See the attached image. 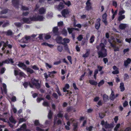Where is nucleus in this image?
Listing matches in <instances>:
<instances>
[{
    "instance_id": "nucleus-47",
    "label": "nucleus",
    "mask_w": 131,
    "mask_h": 131,
    "mask_svg": "<svg viewBox=\"0 0 131 131\" xmlns=\"http://www.w3.org/2000/svg\"><path fill=\"white\" fill-rule=\"evenodd\" d=\"M14 24L16 26L19 27H20L22 25V24L20 22H16Z\"/></svg>"
},
{
    "instance_id": "nucleus-44",
    "label": "nucleus",
    "mask_w": 131,
    "mask_h": 131,
    "mask_svg": "<svg viewBox=\"0 0 131 131\" xmlns=\"http://www.w3.org/2000/svg\"><path fill=\"white\" fill-rule=\"evenodd\" d=\"M52 113L51 111L50 110L48 114V117L49 119H51L52 118Z\"/></svg>"
},
{
    "instance_id": "nucleus-54",
    "label": "nucleus",
    "mask_w": 131,
    "mask_h": 131,
    "mask_svg": "<svg viewBox=\"0 0 131 131\" xmlns=\"http://www.w3.org/2000/svg\"><path fill=\"white\" fill-rule=\"evenodd\" d=\"M29 12H24L22 13V15L23 16H27L29 14Z\"/></svg>"
},
{
    "instance_id": "nucleus-51",
    "label": "nucleus",
    "mask_w": 131,
    "mask_h": 131,
    "mask_svg": "<svg viewBox=\"0 0 131 131\" xmlns=\"http://www.w3.org/2000/svg\"><path fill=\"white\" fill-rule=\"evenodd\" d=\"M99 117L101 118H103L105 114L104 113H99Z\"/></svg>"
},
{
    "instance_id": "nucleus-35",
    "label": "nucleus",
    "mask_w": 131,
    "mask_h": 131,
    "mask_svg": "<svg viewBox=\"0 0 131 131\" xmlns=\"http://www.w3.org/2000/svg\"><path fill=\"white\" fill-rule=\"evenodd\" d=\"M78 123H73V130L74 131H78L77 128H78Z\"/></svg>"
},
{
    "instance_id": "nucleus-1",
    "label": "nucleus",
    "mask_w": 131,
    "mask_h": 131,
    "mask_svg": "<svg viewBox=\"0 0 131 131\" xmlns=\"http://www.w3.org/2000/svg\"><path fill=\"white\" fill-rule=\"evenodd\" d=\"M105 46L103 43L96 47V48L99 51L98 52L99 57H103L106 56L107 55L106 49L105 48Z\"/></svg>"
},
{
    "instance_id": "nucleus-11",
    "label": "nucleus",
    "mask_w": 131,
    "mask_h": 131,
    "mask_svg": "<svg viewBox=\"0 0 131 131\" xmlns=\"http://www.w3.org/2000/svg\"><path fill=\"white\" fill-rule=\"evenodd\" d=\"M46 9L44 7H41L39 9L38 13L40 15H42L46 14Z\"/></svg>"
},
{
    "instance_id": "nucleus-33",
    "label": "nucleus",
    "mask_w": 131,
    "mask_h": 131,
    "mask_svg": "<svg viewBox=\"0 0 131 131\" xmlns=\"http://www.w3.org/2000/svg\"><path fill=\"white\" fill-rule=\"evenodd\" d=\"M89 82L90 84L93 85H96L97 84V82L93 80H90Z\"/></svg>"
},
{
    "instance_id": "nucleus-63",
    "label": "nucleus",
    "mask_w": 131,
    "mask_h": 131,
    "mask_svg": "<svg viewBox=\"0 0 131 131\" xmlns=\"http://www.w3.org/2000/svg\"><path fill=\"white\" fill-rule=\"evenodd\" d=\"M67 59L69 61V62L71 64H72L71 57L70 56H67Z\"/></svg>"
},
{
    "instance_id": "nucleus-26",
    "label": "nucleus",
    "mask_w": 131,
    "mask_h": 131,
    "mask_svg": "<svg viewBox=\"0 0 131 131\" xmlns=\"http://www.w3.org/2000/svg\"><path fill=\"white\" fill-rule=\"evenodd\" d=\"M69 88V84H66L65 86V87L63 88V91L64 92H68V91L67 90V89H68Z\"/></svg>"
},
{
    "instance_id": "nucleus-22",
    "label": "nucleus",
    "mask_w": 131,
    "mask_h": 131,
    "mask_svg": "<svg viewBox=\"0 0 131 131\" xmlns=\"http://www.w3.org/2000/svg\"><path fill=\"white\" fill-rule=\"evenodd\" d=\"M4 61L5 63L8 64L10 62L12 63H14V62L12 59H7Z\"/></svg>"
},
{
    "instance_id": "nucleus-43",
    "label": "nucleus",
    "mask_w": 131,
    "mask_h": 131,
    "mask_svg": "<svg viewBox=\"0 0 131 131\" xmlns=\"http://www.w3.org/2000/svg\"><path fill=\"white\" fill-rule=\"evenodd\" d=\"M107 15L106 13H105L102 16V20H106L107 19Z\"/></svg>"
},
{
    "instance_id": "nucleus-20",
    "label": "nucleus",
    "mask_w": 131,
    "mask_h": 131,
    "mask_svg": "<svg viewBox=\"0 0 131 131\" xmlns=\"http://www.w3.org/2000/svg\"><path fill=\"white\" fill-rule=\"evenodd\" d=\"M57 42L59 44H62V38L60 36H58L56 38Z\"/></svg>"
},
{
    "instance_id": "nucleus-31",
    "label": "nucleus",
    "mask_w": 131,
    "mask_h": 131,
    "mask_svg": "<svg viewBox=\"0 0 131 131\" xmlns=\"http://www.w3.org/2000/svg\"><path fill=\"white\" fill-rule=\"evenodd\" d=\"M120 88L121 91H123L124 90L125 88L124 87V84L123 83H120Z\"/></svg>"
},
{
    "instance_id": "nucleus-41",
    "label": "nucleus",
    "mask_w": 131,
    "mask_h": 131,
    "mask_svg": "<svg viewBox=\"0 0 131 131\" xmlns=\"http://www.w3.org/2000/svg\"><path fill=\"white\" fill-rule=\"evenodd\" d=\"M7 35L8 36L12 35L13 33L10 30H8L6 32Z\"/></svg>"
},
{
    "instance_id": "nucleus-28",
    "label": "nucleus",
    "mask_w": 131,
    "mask_h": 131,
    "mask_svg": "<svg viewBox=\"0 0 131 131\" xmlns=\"http://www.w3.org/2000/svg\"><path fill=\"white\" fill-rule=\"evenodd\" d=\"M125 12V11L120 6V9L119 12V15H122Z\"/></svg>"
},
{
    "instance_id": "nucleus-40",
    "label": "nucleus",
    "mask_w": 131,
    "mask_h": 131,
    "mask_svg": "<svg viewBox=\"0 0 131 131\" xmlns=\"http://www.w3.org/2000/svg\"><path fill=\"white\" fill-rule=\"evenodd\" d=\"M53 15V14L52 13L49 12L46 15L47 17L48 18H51L52 17Z\"/></svg>"
},
{
    "instance_id": "nucleus-39",
    "label": "nucleus",
    "mask_w": 131,
    "mask_h": 131,
    "mask_svg": "<svg viewBox=\"0 0 131 131\" xmlns=\"http://www.w3.org/2000/svg\"><path fill=\"white\" fill-rule=\"evenodd\" d=\"M9 25V22L7 21L6 22L4 23L2 25L3 27H5L7 26H8Z\"/></svg>"
},
{
    "instance_id": "nucleus-50",
    "label": "nucleus",
    "mask_w": 131,
    "mask_h": 131,
    "mask_svg": "<svg viewBox=\"0 0 131 131\" xmlns=\"http://www.w3.org/2000/svg\"><path fill=\"white\" fill-rule=\"evenodd\" d=\"M42 104L44 106H48L49 105V103L46 101L44 102Z\"/></svg>"
},
{
    "instance_id": "nucleus-13",
    "label": "nucleus",
    "mask_w": 131,
    "mask_h": 131,
    "mask_svg": "<svg viewBox=\"0 0 131 131\" xmlns=\"http://www.w3.org/2000/svg\"><path fill=\"white\" fill-rule=\"evenodd\" d=\"M64 6L63 3L62 2H60L58 5L55 6V8H57L58 10H60L64 8Z\"/></svg>"
},
{
    "instance_id": "nucleus-16",
    "label": "nucleus",
    "mask_w": 131,
    "mask_h": 131,
    "mask_svg": "<svg viewBox=\"0 0 131 131\" xmlns=\"http://www.w3.org/2000/svg\"><path fill=\"white\" fill-rule=\"evenodd\" d=\"M101 19L100 18H98L97 20V22L95 24V28L97 29H98L100 26V21Z\"/></svg>"
},
{
    "instance_id": "nucleus-38",
    "label": "nucleus",
    "mask_w": 131,
    "mask_h": 131,
    "mask_svg": "<svg viewBox=\"0 0 131 131\" xmlns=\"http://www.w3.org/2000/svg\"><path fill=\"white\" fill-rule=\"evenodd\" d=\"M57 116L59 117H62L63 116V114L62 113L61 111H59L57 115Z\"/></svg>"
},
{
    "instance_id": "nucleus-24",
    "label": "nucleus",
    "mask_w": 131,
    "mask_h": 131,
    "mask_svg": "<svg viewBox=\"0 0 131 131\" xmlns=\"http://www.w3.org/2000/svg\"><path fill=\"white\" fill-rule=\"evenodd\" d=\"M9 120L10 122L12 123H16V120L12 116L9 117Z\"/></svg>"
},
{
    "instance_id": "nucleus-52",
    "label": "nucleus",
    "mask_w": 131,
    "mask_h": 131,
    "mask_svg": "<svg viewBox=\"0 0 131 131\" xmlns=\"http://www.w3.org/2000/svg\"><path fill=\"white\" fill-rule=\"evenodd\" d=\"M104 83V82L103 80L101 81L98 83V86L99 87L102 85Z\"/></svg>"
},
{
    "instance_id": "nucleus-18",
    "label": "nucleus",
    "mask_w": 131,
    "mask_h": 131,
    "mask_svg": "<svg viewBox=\"0 0 131 131\" xmlns=\"http://www.w3.org/2000/svg\"><path fill=\"white\" fill-rule=\"evenodd\" d=\"M18 66L19 67L21 68L24 70H25L27 67L26 66L25 64L24 63L21 62L19 63L18 64Z\"/></svg>"
},
{
    "instance_id": "nucleus-59",
    "label": "nucleus",
    "mask_w": 131,
    "mask_h": 131,
    "mask_svg": "<svg viewBox=\"0 0 131 131\" xmlns=\"http://www.w3.org/2000/svg\"><path fill=\"white\" fill-rule=\"evenodd\" d=\"M112 73L113 74H118L119 73V71L118 70H114V71H113L112 72Z\"/></svg>"
},
{
    "instance_id": "nucleus-2",
    "label": "nucleus",
    "mask_w": 131,
    "mask_h": 131,
    "mask_svg": "<svg viewBox=\"0 0 131 131\" xmlns=\"http://www.w3.org/2000/svg\"><path fill=\"white\" fill-rule=\"evenodd\" d=\"M31 83L30 82H25L23 84L24 87L26 88L27 86L29 85L31 88H34L36 87L37 89H39L40 87V84L38 83V81L35 79H32L31 80Z\"/></svg>"
},
{
    "instance_id": "nucleus-42",
    "label": "nucleus",
    "mask_w": 131,
    "mask_h": 131,
    "mask_svg": "<svg viewBox=\"0 0 131 131\" xmlns=\"http://www.w3.org/2000/svg\"><path fill=\"white\" fill-rule=\"evenodd\" d=\"M112 5L114 6L116 8L117 7V2L115 1H112Z\"/></svg>"
},
{
    "instance_id": "nucleus-4",
    "label": "nucleus",
    "mask_w": 131,
    "mask_h": 131,
    "mask_svg": "<svg viewBox=\"0 0 131 131\" xmlns=\"http://www.w3.org/2000/svg\"><path fill=\"white\" fill-rule=\"evenodd\" d=\"M45 18L43 16L38 15L37 16H33L32 17L31 19L34 21H43Z\"/></svg>"
},
{
    "instance_id": "nucleus-29",
    "label": "nucleus",
    "mask_w": 131,
    "mask_h": 131,
    "mask_svg": "<svg viewBox=\"0 0 131 131\" xmlns=\"http://www.w3.org/2000/svg\"><path fill=\"white\" fill-rule=\"evenodd\" d=\"M119 16L118 18V20L119 21H120L124 19L125 18V15H119Z\"/></svg>"
},
{
    "instance_id": "nucleus-49",
    "label": "nucleus",
    "mask_w": 131,
    "mask_h": 131,
    "mask_svg": "<svg viewBox=\"0 0 131 131\" xmlns=\"http://www.w3.org/2000/svg\"><path fill=\"white\" fill-rule=\"evenodd\" d=\"M62 34L65 36H66L67 34V30L64 29H63L62 31Z\"/></svg>"
},
{
    "instance_id": "nucleus-17",
    "label": "nucleus",
    "mask_w": 131,
    "mask_h": 131,
    "mask_svg": "<svg viewBox=\"0 0 131 131\" xmlns=\"http://www.w3.org/2000/svg\"><path fill=\"white\" fill-rule=\"evenodd\" d=\"M58 28L57 27H54L53 29V31L54 35H59V33L58 31Z\"/></svg>"
},
{
    "instance_id": "nucleus-61",
    "label": "nucleus",
    "mask_w": 131,
    "mask_h": 131,
    "mask_svg": "<svg viewBox=\"0 0 131 131\" xmlns=\"http://www.w3.org/2000/svg\"><path fill=\"white\" fill-rule=\"evenodd\" d=\"M19 75L21 77L24 76L25 75L24 73L22 72H19Z\"/></svg>"
},
{
    "instance_id": "nucleus-56",
    "label": "nucleus",
    "mask_w": 131,
    "mask_h": 131,
    "mask_svg": "<svg viewBox=\"0 0 131 131\" xmlns=\"http://www.w3.org/2000/svg\"><path fill=\"white\" fill-rule=\"evenodd\" d=\"M51 37V36L50 35L48 34H47L45 35V39L47 40L50 38Z\"/></svg>"
},
{
    "instance_id": "nucleus-6",
    "label": "nucleus",
    "mask_w": 131,
    "mask_h": 131,
    "mask_svg": "<svg viewBox=\"0 0 131 131\" xmlns=\"http://www.w3.org/2000/svg\"><path fill=\"white\" fill-rule=\"evenodd\" d=\"M103 127H104L106 128H108V130H110L113 127V124L112 123H101Z\"/></svg>"
},
{
    "instance_id": "nucleus-36",
    "label": "nucleus",
    "mask_w": 131,
    "mask_h": 131,
    "mask_svg": "<svg viewBox=\"0 0 131 131\" xmlns=\"http://www.w3.org/2000/svg\"><path fill=\"white\" fill-rule=\"evenodd\" d=\"M26 117L25 118H20L19 119V123H21L23 122H25L27 120Z\"/></svg>"
},
{
    "instance_id": "nucleus-8",
    "label": "nucleus",
    "mask_w": 131,
    "mask_h": 131,
    "mask_svg": "<svg viewBox=\"0 0 131 131\" xmlns=\"http://www.w3.org/2000/svg\"><path fill=\"white\" fill-rule=\"evenodd\" d=\"M12 3L13 5L16 8L18 9L19 8V2L18 0H12Z\"/></svg>"
},
{
    "instance_id": "nucleus-7",
    "label": "nucleus",
    "mask_w": 131,
    "mask_h": 131,
    "mask_svg": "<svg viewBox=\"0 0 131 131\" xmlns=\"http://www.w3.org/2000/svg\"><path fill=\"white\" fill-rule=\"evenodd\" d=\"M2 44L3 45V47L2 48V50L4 51L5 50V48L7 46H8V47L9 48H11L12 47V46L8 44V42L7 41L6 42H5L3 41H2Z\"/></svg>"
},
{
    "instance_id": "nucleus-58",
    "label": "nucleus",
    "mask_w": 131,
    "mask_h": 131,
    "mask_svg": "<svg viewBox=\"0 0 131 131\" xmlns=\"http://www.w3.org/2000/svg\"><path fill=\"white\" fill-rule=\"evenodd\" d=\"M120 126V124H117L115 127L114 128V130L115 131H117V130L119 128V126Z\"/></svg>"
},
{
    "instance_id": "nucleus-19",
    "label": "nucleus",
    "mask_w": 131,
    "mask_h": 131,
    "mask_svg": "<svg viewBox=\"0 0 131 131\" xmlns=\"http://www.w3.org/2000/svg\"><path fill=\"white\" fill-rule=\"evenodd\" d=\"M131 62V59L130 58H128L126 60L124 61V66L125 67H127L129 64Z\"/></svg>"
},
{
    "instance_id": "nucleus-45",
    "label": "nucleus",
    "mask_w": 131,
    "mask_h": 131,
    "mask_svg": "<svg viewBox=\"0 0 131 131\" xmlns=\"http://www.w3.org/2000/svg\"><path fill=\"white\" fill-rule=\"evenodd\" d=\"M57 49L60 52L62 51L63 50L62 46L61 45H59L57 47Z\"/></svg>"
},
{
    "instance_id": "nucleus-3",
    "label": "nucleus",
    "mask_w": 131,
    "mask_h": 131,
    "mask_svg": "<svg viewBox=\"0 0 131 131\" xmlns=\"http://www.w3.org/2000/svg\"><path fill=\"white\" fill-rule=\"evenodd\" d=\"M111 39L112 40L111 41L109 39L108 40V41L111 44V46L113 48L114 51H118L119 50V48L117 47L115 44L116 42L115 39L112 37Z\"/></svg>"
},
{
    "instance_id": "nucleus-34",
    "label": "nucleus",
    "mask_w": 131,
    "mask_h": 131,
    "mask_svg": "<svg viewBox=\"0 0 131 131\" xmlns=\"http://www.w3.org/2000/svg\"><path fill=\"white\" fill-rule=\"evenodd\" d=\"M68 30L69 33V34H71L72 33V32L74 30H77V29H74L73 28H68Z\"/></svg>"
},
{
    "instance_id": "nucleus-9",
    "label": "nucleus",
    "mask_w": 131,
    "mask_h": 131,
    "mask_svg": "<svg viewBox=\"0 0 131 131\" xmlns=\"http://www.w3.org/2000/svg\"><path fill=\"white\" fill-rule=\"evenodd\" d=\"M69 12L68 9H64L62 12V16L64 17H67L69 15Z\"/></svg>"
},
{
    "instance_id": "nucleus-57",
    "label": "nucleus",
    "mask_w": 131,
    "mask_h": 131,
    "mask_svg": "<svg viewBox=\"0 0 131 131\" xmlns=\"http://www.w3.org/2000/svg\"><path fill=\"white\" fill-rule=\"evenodd\" d=\"M52 96L56 99H57L58 98V96L56 93H54L52 94Z\"/></svg>"
},
{
    "instance_id": "nucleus-55",
    "label": "nucleus",
    "mask_w": 131,
    "mask_h": 131,
    "mask_svg": "<svg viewBox=\"0 0 131 131\" xmlns=\"http://www.w3.org/2000/svg\"><path fill=\"white\" fill-rule=\"evenodd\" d=\"M108 98V96L106 94H104L103 96V99L105 101H106L107 100Z\"/></svg>"
},
{
    "instance_id": "nucleus-15",
    "label": "nucleus",
    "mask_w": 131,
    "mask_h": 131,
    "mask_svg": "<svg viewBox=\"0 0 131 131\" xmlns=\"http://www.w3.org/2000/svg\"><path fill=\"white\" fill-rule=\"evenodd\" d=\"M26 123H24L20 128H18L17 129V131H21L24 130L26 128Z\"/></svg>"
},
{
    "instance_id": "nucleus-32",
    "label": "nucleus",
    "mask_w": 131,
    "mask_h": 131,
    "mask_svg": "<svg viewBox=\"0 0 131 131\" xmlns=\"http://www.w3.org/2000/svg\"><path fill=\"white\" fill-rule=\"evenodd\" d=\"M21 9L23 10H28L29 9V8L26 6H23L22 4L21 5Z\"/></svg>"
},
{
    "instance_id": "nucleus-48",
    "label": "nucleus",
    "mask_w": 131,
    "mask_h": 131,
    "mask_svg": "<svg viewBox=\"0 0 131 131\" xmlns=\"http://www.w3.org/2000/svg\"><path fill=\"white\" fill-rule=\"evenodd\" d=\"M95 37L94 36H92L90 39V42L91 43H92L94 41Z\"/></svg>"
},
{
    "instance_id": "nucleus-12",
    "label": "nucleus",
    "mask_w": 131,
    "mask_h": 131,
    "mask_svg": "<svg viewBox=\"0 0 131 131\" xmlns=\"http://www.w3.org/2000/svg\"><path fill=\"white\" fill-rule=\"evenodd\" d=\"M2 93L3 95V93H4L5 94H6L7 92L6 85L4 83H3V88H1Z\"/></svg>"
},
{
    "instance_id": "nucleus-27",
    "label": "nucleus",
    "mask_w": 131,
    "mask_h": 131,
    "mask_svg": "<svg viewBox=\"0 0 131 131\" xmlns=\"http://www.w3.org/2000/svg\"><path fill=\"white\" fill-rule=\"evenodd\" d=\"M127 26L126 24H121L119 26V28L120 29L123 30Z\"/></svg>"
},
{
    "instance_id": "nucleus-21",
    "label": "nucleus",
    "mask_w": 131,
    "mask_h": 131,
    "mask_svg": "<svg viewBox=\"0 0 131 131\" xmlns=\"http://www.w3.org/2000/svg\"><path fill=\"white\" fill-rule=\"evenodd\" d=\"M24 70L30 74L34 72V71L32 69L29 68H27V67H26Z\"/></svg>"
},
{
    "instance_id": "nucleus-25",
    "label": "nucleus",
    "mask_w": 131,
    "mask_h": 131,
    "mask_svg": "<svg viewBox=\"0 0 131 131\" xmlns=\"http://www.w3.org/2000/svg\"><path fill=\"white\" fill-rule=\"evenodd\" d=\"M63 42L62 43V44L63 45H65L66 43H68L69 42L70 40L68 38H64L63 39Z\"/></svg>"
},
{
    "instance_id": "nucleus-53",
    "label": "nucleus",
    "mask_w": 131,
    "mask_h": 131,
    "mask_svg": "<svg viewBox=\"0 0 131 131\" xmlns=\"http://www.w3.org/2000/svg\"><path fill=\"white\" fill-rule=\"evenodd\" d=\"M20 70L19 71L18 70H15L14 71V74L15 75H19V72Z\"/></svg>"
},
{
    "instance_id": "nucleus-62",
    "label": "nucleus",
    "mask_w": 131,
    "mask_h": 131,
    "mask_svg": "<svg viewBox=\"0 0 131 131\" xmlns=\"http://www.w3.org/2000/svg\"><path fill=\"white\" fill-rule=\"evenodd\" d=\"M125 40L126 42H127L129 43H131V38H126L125 39Z\"/></svg>"
},
{
    "instance_id": "nucleus-37",
    "label": "nucleus",
    "mask_w": 131,
    "mask_h": 131,
    "mask_svg": "<svg viewBox=\"0 0 131 131\" xmlns=\"http://www.w3.org/2000/svg\"><path fill=\"white\" fill-rule=\"evenodd\" d=\"M62 1L64 3L67 5L68 7L69 6L71 5V3L70 1H68L67 2H65L64 1V0H63Z\"/></svg>"
},
{
    "instance_id": "nucleus-46",
    "label": "nucleus",
    "mask_w": 131,
    "mask_h": 131,
    "mask_svg": "<svg viewBox=\"0 0 131 131\" xmlns=\"http://www.w3.org/2000/svg\"><path fill=\"white\" fill-rule=\"evenodd\" d=\"M8 9L6 8L4 9V10H2L0 13L1 14H6L7 13Z\"/></svg>"
},
{
    "instance_id": "nucleus-10",
    "label": "nucleus",
    "mask_w": 131,
    "mask_h": 131,
    "mask_svg": "<svg viewBox=\"0 0 131 131\" xmlns=\"http://www.w3.org/2000/svg\"><path fill=\"white\" fill-rule=\"evenodd\" d=\"M90 0H88L86 3V6L85 7V9L86 10L88 11L91 10L92 9L91 4L90 2Z\"/></svg>"
},
{
    "instance_id": "nucleus-23",
    "label": "nucleus",
    "mask_w": 131,
    "mask_h": 131,
    "mask_svg": "<svg viewBox=\"0 0 131 131\" xmlns=\"http://www.w3.org/2000/svg\"><path fill=\"white\" fill-rule=\"evenodd\" d=\"M115 98V96L114 95V93L113 91H112L111 93L110 96V99L111 100H114Z\"/></svg>"
},
{
    "instance_id": "nucleus-60",
    "label": "nucleus",
    "mask_w": 131,
    "mask_h": 131,
    "mask_svg": "<svg viewBox=\"0 0 131 131\" xmlns=\"http://www.w3.org/2000/svg\"><path fill=\"white\" fill-rule=\"evenodd\" d=\"M11 100L13 102H15L16 100V97L15 96H13Z\"/></svg>"
},
{
    "instance_id": "nucleus-64",
    "label": "nucleus",
    "mask_w": 131,
    "mask_h": 131,
    "mask_svg": "<svg viewBox=\"0 0 131 131\" xmlns=\"http://www.w3.org/2000/svg\"><path fill=\"white\" fill-rule=\"evenodd\" d=\"M32 68L34 70H38L39 68L36 65H34L32 67Z\"/></svg>"
},
{
    "instance_id": "nucleus-5",
    "label": "nucleus",
    "mask_w": 131,
    "mask_h": 131,
    "mask_svg": "<svg viewBox=\"0 0 131 131\" xmlns=\"http://www.w3.org/2000/svg\"><path fill=\"white\" fill-rule=\"evenodd\" d=\"M31 18L32 17L29 18H23L21 19L20 21H23L24 23H26L28 24H30L31 23L32 21H33V20H32L31 19Z\"/></svg>"
},
{
    "instance_id": "nucleus-30",
    "label": "nucleus",
    "mask_w": 131,
    "mask_h": 131,
    "mask_svg": "<svg viewBox=\"0 0 131 131\" xmlns=\"http://www.w3.org/2000/svg\"><path fill=\"white\" fill-rule=\"evenodd\" d=\"M90 50L89 49H87L86 51V53L83 55V57H86L88 56L90 54Z\"/></svg>"
},
{
    "instance_id": "nucleus-14",
    "label": "nucleus",
    "mask_w": 131,
    "mask_h": 131,
    "mask_svg": "<svg viewBox=\"0 0 131 131\" xmlns=\"http://www.w3.org/2000/svg\"><path fill=\"white\" fill-rule=\"evenodd\" d=\"M30 37L29 36H26L25 38H23L21 40V42L24 43H27L30 39Z\"/></svg>"
}]
</instances>
